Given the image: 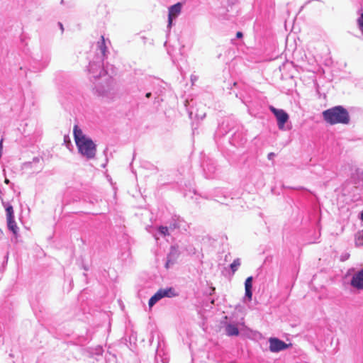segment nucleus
<instances>
[{"label":"nucleus","mask_w":363,"mask_h":363,"mask_svg":"<svg viewBox=\"0 0 363 363\" xmlns=\"http://www.w3.org/2000/svg\"><path fill=\"white\" fill-rule=\"evenodd\" d=\"M74 138L79 152L87 160L95 157L96 145L93 140L83 134L82 130L75 125L74 126Z\"/></svg>","instance_id":"obj_1"},{"label":"nucleus","mask_w":363,"mask_h":363,"mask_svg":"<svg viewBox=\"0 0 363 363\" xmlns=\"http://www.w3.org/2000/svg\"><path fill=\"white\" fill-rule=\"evenodd\" d=\"M104 60L102 57H96V59L93 61H91L89 64L88 71L91 77L94 79H98L102 76L106 77V86L104 89H100L96 87V91L99 92L100 95L107 96L108 92L111 89V82L112 79L110 77L107 76V72L104 68Z\"/></svg>","instance_id":"obj_2"},{"label":"nucleus","mask_w":363,"mask_h":363,"mask_svg":"<svg viewBox=\"0 0 363 363\" xmlns=\"http://www.w3.org/2000/svg\"><path fill=\"white\" fill-rule=\"evenodd\" d=\"M323 117L330 125L348 124L350 120L347 110L342 106H336L324 111Z\"/></svg>","instance_id":"obj_3"},{"label":"nucleus","mask_w":363,"mask_h":363,"mask_svg":"<svg viewBox=\"0 0 363 363\" xmlns=\"http://www.w3.org/2000/svg\"><path fill=\"white\" fill-rule=\"evenodd\" d=\"M177 295L178 294L175 291V289L172 287L160 289L149 299L148 306L151 308L162 298L164 297L172 298Z\"/></svg>","instance_id":"obj_4"},{"label":"nucleus","mask_w":363,"mask_h":363,"mask_svg":"<svg viewBox=\"0 0 363 363\" xmlns=\"http://www.w3.org/2000/svg\"><path fill=\"white\" fill-rule=\"evenodd\" d=\"M269 110L276 117L279 129L281 130H286L285 124L289 119V114L284 110L276 108L274 106H270Z\"/></svg>","instance_id":"obj_5"},{"label":"nucleus","mask_w":363,"mask_h":363,"mask_svg":"<svg viewBox=\"0 0 363 363\" xmlns=\"http://www.w3.org/2000/svg\"><path fill=\"white\" fill-rule=\"evenodd\" d=\"M168 224L171 231L178 230L179 232H186L189 228V224L179 216H172Z\"/></svg>","instance_id":"obj_6"},{"label":"nucleus","mask_w":363,"mask_h":363,"mask_svg":"<svg viewBox=\"0 0 363 363\" xmlns=\"http://www.w3.org/2000/svg\"><path fill=\"white\" fill-rule=\"evenodd\" d=\"M160 359L162 363H168L169 360V354L167 352L166 344L163 340L159 339L155 354V362H158Z\"/></svg>","instance_id":"obj_7"},{"label":"nucleus","mask_w":363,"mask_h":363,"mask_svg":"<svg viewBox=\"0 0 363 363\" xmlns=\"http://www.w3.org/2000/svg\"><path fill=\"white\" fill-rule=\"evenodd\" d=\"M269 350L272 352H279L289 348L290 345L286 344L283 340L277 337H270L269 339Z\"/></svg>","instance_id":"obj_8"},{"label":"nucleus","mask_w":363,"mask_h":363,"mask_svg":"<svg viewBox=\"0 0 363 363\" xmlns=\"http://www.w3.org/2000/svg\"><path fill=\"white\" fill-rule=\"evenodd\" d=\"M350 284L357 290H363V268L353 274Z\"/></svg>","instance_id":"obj_9"},{"label":"nucleus","mask_w":363,"mask_h":363,"mask_svg":"<svg viewBox=\"0 0 363 363\" xmlns=\"http://www.w3.org/2000/svg\"><path fill=\"white\" fill-rule=\"evenodd\" d=\"M182 11V4L177 3L169 8L168 24L167 28L169 29L173 23V21L179 15Z\"/></svg>","instance_id":"obj_10"},{"label":"nucleus","mask_w":363,"mask_h":363,"mask_svg":"<svg viewBox=\"0 0 363 363\" xmlns=\"http://www.w3.org/2000/svg\"><path fill=\"white\" fill-rule=\"evenodd\" d=\"M351 182L356 188L363 186V169H357L351 175Z\"/></svg>","instance_id":"obj_11"},{"label":"nucleus","mask_w":363,"mask_h":363,"mask_svg":"<svg viewBox=\"0 0 363 363\" xmlns=\"http://www.w3.org/2000/svg\"><path fill=\"white\" fill-rule=\"evenodd\" d=\"M202 166L206 177L208 179L212 178L216 170L215 163L211 160H206L203 162Z\"/></svg>","instance_id":"obj_12"},{"label":"nucleus","mask_w":363,"mask_h":363,"mask_svg":"<svg viewBox=\"0 0 363 363\" xmlns=\"http://www.w3.org/2000/svg\"><path fill=\"white\" fill-rule=\"evenodd\" d=\"M179 255L178 246H172L170 247L169 253L167 255V260L166 263V267H168L169 263L173 264L174 262L178 258Z\"/></svg>","instance_id":"obj_13"},{"label":"nucleus","mask_w":363,"mask_h":363,"mask_svg":"<svg viewBox=\"0 0 363 363\" xmlns=\"http://www.w3.org/2000/svg\"><path fill=\"white\" fill-rule=\"evenodd\" d=\"M225 332L228 336H236L239 334V330L235 325L228 324L225 326Z\"/></svg>","instance_id":"obj_14"},{"label":"nucleus","mask_w":363,"mask_h":363,"mask_svg":"<svg viewBox=\"0 0 363 363\" xmlns=\"http://www.w3.org/2000/svg\"><path fill=\"white\" fill-rule=\"evenodd\" d=\"M98 49L99 50L100 55H97V57H102L103 58H104L106 56V53L107 52V48L106 46L104 36H101V41L98 42Z\"/></svg>","instance_id":"obj_15"},{"label":"nucleus","mask_w":363,"mask_h":363,"mask_svg":"<svg viewBox=\"0 0 363 363\" xmlns=\"http://www.w3.org/2000/svg\"><path fill=\"white\" fill-rule=\"evenodd\" d=\"M7 226L8 228L13 233L14 236L17 238L18 232V228L17 226V224L15 221L14 218H12L11 220H7Z\"/></svg>","instance_id":"obj_16"},{"label":"nucleus","mask_w":363,"mask_h":363,"mask_svg":"<svg viewBox=\"0 0 363 363\" xmlns=\"http://www.w3.org/2000/svg\"><path fill=\"white\" fill-rule=\"evenodd\" d=\"M169 231H171V230L169 229V225L168 226L160 225L157 228L158 233L160 235L164 236V237L169 235L170 234Z\"/></svg>","instance_id":"obj_17"},{"label":"nucleus","mask_w":363,"mask_h":363,"mask_svg":"<svg viewBox=\"0 0 363 363\" xmlns=\"http://www.w3.org/2000/svg\"><path fill=\"white\" fill-rule=\"evenodd\" d=\"M241 264L240 259L237 258L230 264V267L233 273H235Z\"/></svg>","instance_id":"obj_18"},{"label":"nucleus","mask_w":363,"mask_h":363,"mask_svg":"<svg viewBox=\"0 0 363 363\" xmlns=\"http://www.w3.org/2000/svg\"><path fill=\"white\" fill-rule=\"evenodd\" d=\"M6 212L7 220L14 218L13 209L12 206H11V205L7 206L6 208Z\"/></svg>","instance_id":"obj_19"},{"label":"nucleus","mask_w":363,"mask_h":363,"mask_svg":"<svg viewBox=\"0 0 363 363\" xmlns=\"http://www.w3.org/2000/svg\"><path fill=\"white\" fill-rule=\"evenodd\" d=\"M252 297V289H245L244 301H250Z\"/></svg>","instance_id":"obj_20"},{"label":"nucleus","mask_w":363,"mask_h":363,"mask_svg":"<svg viewBox=\"0 0 363 363\" xmlns=\"http://www.w3.org/2000/svg\"><path fill=\"white\" fill-rule=\"evenodd\" d=\"M252 277H247L245 281V289H252Z\"/></svg>","instance_id":"obj_21"},{"label":"nucleus","mask_w":363,"mask_h":363,"mask_svg":"<svg viewBox=\"0 0 363 363\" xmlns=\"http://www.w3.org/2000/svg\"><path fill=\"white\" fill-rule=\"evenodd\" d=\"M357 25L362 32V34L363 35V13H361L359 17L357 18Z\"/></svg>","instance_id":"obj_22"},{"label":"nucleus","mask_w":363,"mask_h":363,"mask_svg":"<svg viewBox=\"0 0 363 363\" xmlns=\"http://www.w3.org/2000/svg\"><path fill=\"white\" fill-rule=\"evenodd\" d=\"M186 250L189 255H194L196 254V248L192 245H189V247H187Z\"/></svg>","instance_id":"obj_23"},{"label":"nucleus","mask_w":363,"mask_h":363,"mask_svg":"<svg viewBox=\"0 0 363 363\" xmlns=\"http://www.w3.org/2000/svg\"><path fill=\"white\" fill-rule=\"evenodd\" d=\"M228 198L227 196L225 194L223 195V199H220L219 200H218V202L221 203H225V204H228Z\"/></svg>","instance_id":"obj_24"},{"label":"nucleus","mask_w":363,"mask_h":363,"mask_svg":"<svg viewBox=\"0 0 363 363\" xmlns=\"http://www.w3.org/2000/svg\"><path fill=\"white\" fill-rule=\"evenodd\" d=\"M275 157V154L274 152H269L267 155V158L269 160H272L274 157Z\"/></svg>","instance_id":"obj_25"},{"label":"nucleus","mask_w":363,"mask_h":363,"mask_svg":"<svg viewBox=\"0 0 363 363\" xmlns=\"http://www.w3.org/2000/svg\"><path fill=\"white\" fill-rule=\"evenodd\" d=\"M242 36H243V34L242 32H240V31L237 32V33H236L237 38H242Z\"/></svg>","instance_id":"obj_26"},{"label":"nucleus","mask_w":363,"mask_h":363,"mask_svg":"<svg viewBox=\"0 0 363 363\" xmlns=\"http://www.w3.org/2000/svg\"><path fill=\"white\" fill-rule=\"evenodd\" d=\"M192 194H193L194 195H195V194H196L195 191H194L192 192ZM184 196H186V197H187V196H190L191 198H193V196H191V192H189V195L187 193H185V194H184Z\"/></svg>","instance_id":"obj_27"},{"label":"nucleus","mask_w":363,"mask_h":363,"mask_svg":"<svg viewBox=\"0 0 363 363\" xmlns=\"http://www.w3.org/2000/svg\"><path fill=\"white\" fill-rule=\"evenodd\" d=\"M151 95H152L151 92H147V93L146 94L145 96H146L147 98H150V97L151 96Z\"/></svg>","instance_id":"obj_28"},{"label":"nucleus","mask_w":363,"mask_h":363,"mask_svg":"<svg viewBox=\"0 0 363 363\" xmlns=\"http://www.w3.org/2000/svg\"><path fill=\"white\" fill-rule=\"evenodd\" d=\"M59 25H60V28H61L62 30H63V26H62V24L61 23H59Z\"/></svg>","instance_id":"obj_29"},{"label":"nucleus","mask_w":363,"mask_h":363,"mask_svg":"<svg viewBox=\"0 0 363 363\" xmlns=\"http://www.w3.org/2000/svg\"><path fill=\"white\" fill-rule=\"evenodd\" d=\"M5 183L9 184V180L8 179H5Z\"/></svg>","instance_id":"obj_30"},{"label":"nucleus","mask_w":363,"mask_h":363,"mask_svg":"<svg viewBox=\"0 0 363 363\" xmlns=\"http://www.w3.org/2000/svg\"><path fill=\"white\" fill-rule=\"evenodd\" d=\"M361 219H362V220L363 221V211H362V213H361Z\"/></svg>","instance_id":"obj_31"},{"label":"nucleus","mask_w":363,"mask_h":363,"mask_svg":"<svg viewBox=\"0 0 363 363\" xmlns=\"http://www.w3.org/2000/svg\"><path fill=\"white\" fill-rule=\"evenodd\" d=\"M196 79V77L195 78H193V77H191V80H195Z\"/></svg>","instance_id":"obj_32"}]
</instances>
